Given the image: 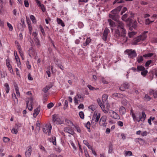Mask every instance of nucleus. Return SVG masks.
<instances>
[{
  "label": "nucleus",
  "mask_w": 157,
  "mask_h": 157,
  "mask_svg": "<svg viewBox=\"0 0 157 157\" xmlns=\"http://www.w3.org/2000/svg\"><path fill=\"white\" fill-rule=\"evenodd\" d=\"M117 29H114V36L117 39L121 38H123V42L126 43L127 41V37H126L127 31L125 28L124 24L121 21H117Z\"/></svg>",
  "instance_id": "nucleus-1"
},
{
  "label": "nucleus",
  "mask_w": 157,
  "mask_h": 157,
  "mask_svg": "<svg viewBox=\"0 0 157 157\" xmlns=\"http://www.w3.org/2000/svg\"><path fill=\"white\" fill-rule=\"evenodd\" d=\"M130 114L132 116L133 120L135 121H136L138 122H139L140 121L144 122L146 118V114L144 112H142L141 116H139V119L136 118L135 113L133 112L132 109L130 110Z\"/></svg>",
  "instance_id": "nucleus-2"
},
{
  "label": "nucleus",
  "mask_w": 157,
  "mask_h": 157,
  "mask_svg": "<svg viewBox=\"0 0 157 157\" xmlns=\"http://www.w3.org/2000/svg\"><path fill=\"white\" fill-rule=\"evenodd\" d=\"M147 37V36L144 34H141L133 39V44L135 45L137 44L138 42L145 40Z\"/></svg>",
  "instance_id": "nucleus-3"
},
{
  "label": "nucleus",
  "mask_w": 157,
  "mask_h": 157,
  "mask_svg": "<svg viewBox=\"0 0 157 157\" xmlns=\"http://www.w3.org/2000/svg\"><path fill=\"white\" fill-rule=\"evenodd\" d=\"M127 21L129 22V28L130 30H132L133 29H135L137 27V23L136 21H134L131 19L128 18Z\"/></svg>",
  "instance_id": "nucleus-4"
},
{
  "label": "nucleus",
  "mask_w": 157,
  "mask_h": 157,
  "mask_svg": "<svg viewBox=\"0 0 157 157\" xmlns=\"http://www.w3.org/2000/svg\"><path fill=\"white\" fill-rule=\"evenodd\" d=\"M124 52L127 53L128 57L130 58H133L137 56V54L135 50H132V49H127Z\"/></svg>",
  "instance_id": "nucleus-5"
},
{
  "label": "nucleus",
  "mask_w": 157,
  "mask_h": 157,
  "mask_svg": "<svg viewBox=\"0 0 157 157\" xmlns=\"http://www.w3.org/2000/svg\"><path fill=\"white\" fill-rule=\"evenodd\" d=\"M52 126L50 125L46 124L43 128V131L45 133H48V135L50 136L51 134Z\"/></svg>",
  "instance_id": "nucleus-6"
},
{
  "label": "nucleus",
  "mask_w": 157,
  "mask_h": 157,
  "mask_svg": "<svg viewBox=\"0 0 157 157\" xmlns=\"http://www.w3.org/2000/svg\"><path fill=\"white\" fill-rule=\"evenodd\" d=\"M107 118V117L105 115L102 116L101 117L99 121V124L100 126H106L107 124L106 123Z\"/></svg>",
  "instance_id": "nucleus-7"
},
{
  "label": "nucleus",
  "mask_w": 157,
  "mask_h": 157,
  "mask_svg": "<svg viewBox=\"0 0 157 157\" xmlns=\"http://www.w3.org/2000/svg\"><path fill=\"white\" fill-rule=\"evenodd\" d=\"M52 120L54 122L59 124H62L63 123V121H61L60 118L56 115H52Z\"/></svg>",
  "instance_id": "nucleus-8"
},
{
  "label": "nucleus",
  "mask_w": 157,
  "mask_h": 157,
  "mask_svg": "<svg viewBox=\"0 0 157 157\" xmlns=\"http://www.w3.org/2000/svg\"><path fill=\"white\" fill-rule=\"evenodd\" d=\"M129 87V84L127 82H124L121 84L119 89L121 91H124L126 89H128Z\"/></svg>",
  "instance_id": "nucleus-9"
},
{
  "label": "nucleus",
  "mask_w": 157,
  "mask_h": 157,
  "mask_svg": "<svg viewBox=\"0 0 157 157\" xmlns=\"http://www.w3.org/2000/svg\"><path fill=\"white\" fill-rule=\"evenodd\" d=\"M100 117V113H98L95 117L94 116L92 118L91 123L93 124H96L98 121Z\"/></svg>",
  "instance_id": "nucleus-10"
},
{
  "label": "nucleus",
  "mask_w": 157,
  "mask_h": 157,
  "mask_svg": "<svg viewBox=\"0 0 157 157\" xmlns=\"http://www.w3.org/2000/svg\"><path fill=\"white\" fill-rule=\"evenodd\" d=\"M109 114L111 117L114 119H117L119 118V116L116 112L112 110H110Z\"/></svg>",
  "instance_id": "nucleus-11"
},
{
  "label": "nucleus",
  "mask_w": 157,
  "mask_h": 157,
  "mask_svg": "<svg viewBox=\"0 0 157 157\" xmlns=\"http://www.w3.org/2000/svg\"><path fill=\"white\" fill-rule=\"evenodd\" d=\"M109 30L107 28H106L103 33V36H102V39L104 41H106L107 40V36Z\"/></svg>",
  "instance_id": "nucleus-12"
},
{
  "label": "nucleus",
  "mask_w": 157,
  "mask_h": 157,
  "mask_svg": "<svg viewBox=\"0 0 157 157\" xmlns=\"http://www.w3.org/2000/svg\"><path fill=\"white\" fill-rule=\"evenodd\" d=\"M28 149L25 152V156L26 157H30L31 152L32 151L33 149L32 147L30 146H29L27 147Z\"/></svg>",
  "instance_id": "nucleus-13"
},
{
  "label": "nucleus",
  "mask_w": 157,
  "mask_h": 157,
  "mask_svg": "<svg viewBox=\"0 0 157 157\" xmlns=\"http://www.w3.org/2000/svg\"><path fill=\"white\" fill-rule=\"evenodd\" d=\"M103 111L105 113H109V105H107L106 107H105V106L103 105L101 108Z\"/></svg>",
  "instance_id": "nucleus-14"
},
{
  "label": "nucleus",
  "mask_w": 157,
  "mask_h": 157,
  "mask_svg": "<svg viewBox=\"0 0 157 157\" xmlns=\"http://www.w3.org/2000/svg\"><path fill=\"white\" fill-rule=\"evenodd\" d=\"M135 141L136 143H138L141 145H144L145 141L140 138H136L135 139Z\"/></svg>",
  "instance_id": "nucleus-15"
},
{
  "label": "nucleus",
  "mask_w": 157,
  "mask_h": 157,
  "mask_svg": "<svg viewBox=\"0 0 157 157\" xmlns=\"http://www.w3.org/2000/svg\"><path fill=\"white\" fill-rule=\"evenodd\" d=\"M64 131L65 132L73 135L74 133V131L71 128L68 127H66L64 128Z\"/></svg>",
  "instance_id": "nucleus-16"
},
{
  "label": "nucleus",
  "mask_w": 157,
  "mask_h": 157,
  "mask_svg": "<svg viewBox=\"0 0 157 157\" xmlns=\"http://www.w3.org/2000/svg\"><path fill=\"white\" fill-rule=\"evenodd\" d=\"M109 17L113 20L117 22L118 20L119 16L118 14H109Z\"/></svg>",
  "instance_id": "nucleus-17"
},
{
  "label": "nucleus",
  "mask_w": 157,
  "mask_h": 157,
  "mask_svg": "<svg viewBox=\"0 0 157 157\" xmlns=\"http://www.w3.org/2000/svg\"><path fill=\"white\" fill-rule=\"evenodd\" d=\"M48 140L52 143L53 145H56V138L55 136H52L48 139Z\"/></svg>",
  "instance_id": "nucleus-18"
},
{
  "label": "nucleus",
  "mask_w": 157,
  "mask_h": 157,
  "mask_svg": "<svg viewBox=\"0 0 157 157\" xmlns=\"http://www.w3.org/2000/svg\"><path fill=\"white\" fill-rule=\"evenodd\" d=\"M40 110V108L38 107L34 109L33 113V117L36 118L37 116L39 114Z\"/></svg>",
  "instance_id": "nucleus-19"
},
{
  "label": "nucleus",
  "mask_w": 157,
  "mask_h": 157,
  "mask_svg": "<svg viewBox=\"0 0 157 157\" xmlns=\"http://www.w3.org/2000/svg\"><path fill=\"white\" fill-rule=\"evenodd\" d=\"M91 39L90 37L88 38L86 40V42L85 43H83L82 44V46L84 47L88 45L91 42Z\"/></svg>",
  "instance_id": "nucleus-20"
},
{
  "label": "nucleus",
  "mask_w": 157,
  "mask_h": 157,
  "mask_svg": "<svg viewBox=\"0 0 157 157\" xmlns=\"http://www.w3.org/2000/svg\"><path fill=\"white\" fill-rule=\"evenodd\" d=\"M26 104L27 105V107H28L29 105H33V99L31 97L30 98L29 100L26 101Z\"/></svg>",
  "instance_id": "nucleus-21"
},
{
  "label": "nucleus",
  "mask_w": 157,
  "mask_h": 157,
  "mask_svg": "<svg viewBox=\"0 0 157 157\" xmlns=\"http://www.w3.org/2000/svg\"><path fill=\"white\" fill-rule=\"evenodd\" d=\"M57 21L59 25H60L62 27L65 26V25L64 23L60 19L57 18Z\"/></svg>",
  "instance_id": "nucleus-22"
},
{
  "label": "nucleus",
  "mask_w": 157,
  "mask_h": 157,
  "mask_svg": "<svg viewBox=\"0 0 157 157\" xmlns=\"http://www.w3.org/2000/svg\"><path fill=\"white\" fill-rule=\"evenodd\" d=\"M119 111L120 113L122 115L126 113V109L123 106H121L120 107Z\"/></svg>",
  "instance_id": "nucleus-23"
},
{
  "label": "nucleus",
  "mask_w": 157,
  "mask_h": 157,
  "mask_svg": "<svg viewBox=\"0 0 157 157\" xmlns=\"http://www.w3.org/2000/svg\"><path fill=\"white\" fill-rule=\"evenodd\" d=\"M108 21L109 23V24L110 26L112 27H114L115 26V24L112 20L111 19H109Z\"/></svg>",
  "instance_id": "nucleus-24"
},
{
  "label": "nucleus",
  "mask_w": 157,
  "mask_h": 157,
  "mask_svg": "<svg viewBox=\"0 0 157 157\" xmlns=\"http://www.w3.org/2000/svg\"><path fill=\"white\" fill-rule=\"evenodd\" d=\"M144 69H145L144 67L142 66H138L137 67V71H142L144 70Z\"/></svg>",
  "instance_id": "nucleus-25"
},
{
  "label": "nucleus",
  "mask_w": 157,
  "mask_h": 157,
  "mask_svg": "<svg viewBox=\"0 0 157 157\" xmlns=\"http://www.w3.org/2000/svg\"><path fill=\"white\" fill-rule=\"evenodd\" d=\"M4 86L6 87L5 90L6 93H8L10 90V87L8 84L7 83H6L4 84Z\"/></svg>",
  "instance_id": "nucleus-26"
},
{
  "label": "nucleus",
  "mask_w": 157,
  "mask_h": 157,
  "mask_svg": "<svg viewBox=\"0 0 157 157\" xmlns=\"http://www.w3.org/2000/svg\"><path fill=\"white\" fill-rule=\"evenodd\" d=\"M14 87L15 88V90L17 96L18 97H20V93L18 86L17 85H15L14 86Z\"/></svg>",
  "instance_id": "nucleus-27"
},
{
  "label": "nucleus",
  "mask_w": 157,
  "mask_h": 157,
  "mask_svg": "<svg viewBox=\"0 0 157 157\" xmlns=\"http://www.w3.org/2000/svg\"><path fill=\"white\" fill-rule=\"evenodd\" d=\"M52 87V86H46L43 89V92L46 93Z\"/></svg>",
  "instance_id": "nucleus-28"
},
{
  "label": "nucleus",
  "mask_w": 157,
  "mask_h": 157,
  "mask_svg": "<svg viewBox=\"0 0 157 157\" xmlns=\"http://www.w3.org/2000/svg\"><path fill=\"white\" fill-rule=\"evenodd\" d=\"M83 143L84 144L86 145L88 148L90 149H92V147L89 145V143L87 140H84L83 141Z\"/></svg>",
  "instance_id": "nucleus-29"
},
{
  "label": "nucleus",
  "mask_w": 157,
  "mask_h": 157,
  "mask_svg": "<svg viewBox=\"0 0 157 157\" xmlns=\"http://www.w3.org/2000/svg\"><path fill=\"white\" fill-rule=\"evenodd\" d=\"M143 56H138L137 58V61L139 63H141L143 60Z\"/></svg>",
  "instance_id": "nucleus-30"
},
{
  "label": "nucleus",
  "mask_w": 157,
  "mask_h": 157,
  "mask_svg": "<svg viewBox=\"0 0 157 157\" xmlns=\"http://www.w3.org/2000/svg\"><path fill=\"white\" fill-rule=\"evenodd\" d=\"M28 25V29L29 30V32L30 34H31L32 30V27L31 24L30 22H27Z\"/></svg>",
  "instance_id": "nucleus-31"
},
{
  "label": "nucleus",
  "mask_w": 157,
  "mask_h": 157,
  "mask_svg": "<svg viewBox=\"0 0 157 157\" xmlns=\"http://www.w3.org/2000/svg\"><path fill=\"white\" fill-rule=\"evenodd\" d=\"M34 42L36 46L39 47L40 45L39 40L37 38H36L35 39Z\"/></svg>",
  "instance_id": "nucleus-32"
},
{
  "label": "nucleus",
  "mask_w": 157,
  "mask_h": 157,
  "mask_svg": "<svg viewBox=\"0 0 157 157\" xmlns=\"http://www.w3.org/2000/svg\"><path fill=\"white\" fill-rule=\"evenodd\" d=\"M102 100L103 102H106L108 99V96L107 94H104L102 95Z\"/></svg>",
  "instance_id": "nucleus-33"
},
{
  "label": "nucleus",
  "mask_w": 157,
  "mask_h": 157,
  "mask_svg": "<svg viewBox=\"0 0 157 157\" xmlns=\"http://www.w3.org/2000/svg\"><path fill=\"white\" fill-rule=\"evenodd\" d=\"M65 122L66 124L68 126H71L73 125V124L72 122L69 120L66 119Z\"/></svg>",
  "instance_id": "nucleus-34"
},
{
  "label": "nucleus",
  "mask_w": 157,
  "mask_h": 157,
  "mask_svg": "<svg viewBox=\"0 0 157 157\" xmlns=\"http://www.w3.org/2000/svg\"><path fill=\"white\" fill-rule=\"evenodd\" d=\"M113 145L110 144H109V147L108 153H110L113 151Z\"/></svg>",
  "instance_id": "nucleus-35"
},
{
  "label": "nucleus",
  "mask_w": 157,
  "mask_h": 157,
  "mask_svg": "<svg viewBox=\"0 0 157 157\" xmlns=\"http://www.w3.org/2000/svg\"><path fill=\"white\" fill-rule=\"evenodd\" d=\"M154 55L153 53H149L144 55L143 56L144 57H150Z\"/></svg>",
  "instance_id": "nucleus-36"
},
{
  "label": "nucleus",
  "mask_w": 157,
  "mask_h": 157,
  "mask_svg": "<svg viewBox=\"0 0 157 157\" xmlns=\"http://www.w3.org/2000/svg\"><path fill=\"white\" fill-rule=\"evenodd\" d=\"M147 73H148L147 71V70H145V69H144V70L142 71L141 72V74L144 77H145L147 75Z\"/></svg>",
  "instance_id": "nucleus-37"
},
{
  "label": "nucleus",
  "mask_w": 157,
  "mask_h": 157,
  "mask_svg": "<svg viewBox=\"0 0 157 157\" xmlns=\"http://www.w3.org/2000/svg\"><path fill=\"white\" fill-rule=\"evenodd\" d=\"M85 126L89 129V131L90 132V122L88 121L85 124Z\"/></svg>",
  "instance_id": "nucleus-38"
},
{
  "label": "nucleus",
  "mask_w": 157,
  "mask_h": 157,
  "mask_svg": "<svg viewBox=\"0 0 157 157\" xmlns=\"http://www.w3.org/2000/svg\"><path fill=\"white\" fill-rule=\"evenodd\" d=\"M96 107L94 105H91L89 106L88 108L89 110H90L92 111H94L96 109Z\"/></svg>",
  "instance_id": "nucleus-39"
},
{
  "label": "nucleus",
  "mask_w": 157,
  "mask_h": 157,
  "mask_svg": "<svg viewBox=\"0 0 157 157\" xmlns=\"http://www.w3.org/2000/svg\"><path fill=\"white\" fill-rule=\"evenodd\" d=\"M18 51L19 52L21 57L22 59L24 60V56L22 50H20V49H19V50Z\"/></svg>",
  "instance_id": "nucleus-40"
},
{
  "label": "nucleus",
  "mask_w": 157,
  "mask_h": 157,
  "mask_svg": "<svg viewBox=\"0 0 157 157\" xmlns=\"http://www.w3.org/2000/svg\"><path fill=\"white\" fill-rule=\"evenodd\" d=\"M30 18L32 20L33 22L34 23H36V21L35 17L33 15H31L30 16Z\"/></svg>",
  "instance_id": "nucleus-41"
},
{
  "label": "nucleus",
  "mask_w": 157,
  "mask_h": 157,
  "mask_svg": "<svg viewBox=\"0 0 157 157\" xmlns=\"http://www.w3.org/2000/svg\"><path fill=\"white\" fill-rule=\"evenodd\" d=\"M101 80L102 82L104 84H108V82L106 80V79L103 77L101 78Z\"/></svg>",
  "instance_id": "nucleus-42"
},
{
  "label": "nucleus",
  "mask_w": 157,
  "mask_h": 157,
  "mask_svg": "<svg viewBox=\"0 0 157 157\" xmlns=\"http://www.w3.org/2000/svg\"><path fill=\"white\" fill-rule=\"evenodd\" d=\"M7 24L8 27L9 28V30L10 31H12L13 30V27L12 25L8 22H7Z\"/></svg>",
  "instance_id": "nucleus-43"
},
{
  "label": "nucleus",
  "mask_w": 157,
  "mask_h": 157,
  "mask_svg": "<svg viewBox=\"0 0 157 157\" xmlns=\"http://www.w3.org/2000/svg\"><path fill=\"white\" fill-rule=\"evenodd\" d=\"M132 155V153L131 151H126L125 152V156H131Z\"/></svg>",
  "instance_id": "nucleus-44"
},
{
  "label": "nucleus",
  "mask_w": 157,
  "mask_h": 157,
  "mask_svg": "<svg viewBox=\"0 0 157 157\" xmlns=\"http://www.w3.org/2000/svg\"><path fill=\"white\" fill-rule=\"evenodd\" d=\"M14 54L16 61H18V60H19V59H20L17 54V52L16 51H14Z\"/></svg>",
  "instance_id": "nucleus-45"
},
{
  "label": "nucleus",
  "mask_w": 157,
  "mask_h": 157,
  "mask_svg": "<svg viewBox=\"0 0 157 157\" xmlns=\"http://www.w3.org/2000/svg\"><path fill=\"white\" fill-rule=\"evenodd\" d=\"M124 0H115L113 2V4H114L117 3H122L124 2Z\"/></svg>",
  "instance_id": "nucleus-46"
},
{
  "label": "nucleus",
  "mask_w": 157,
  "mask_h": 157,
  "mask_svg": "<svg viewBox=\"0 0 157 157\" xmlns=\"http://www.w3.org/2000/svg\"><path fill=\"white\" fill-rule=\"evenodd\" d=\"M128 14L126 13L124 15H123L122 17V20L125 21H127V19L126 20V19L127 17Z\"/></svg>",
  "instance_id": "nucleus-47"
},
{
  "label": "nucleus",
  "mask_w": 157,
  "mask_h": 157,
  "mask_svg": "<svg viewBox=\"0 0 157 157\" xmlns=\"http://www.w3.org/2000/svg\"><path fill=\"white\" fill-rule=\"evenodd\" d=\"M15 43L16 44H17V48L18 51L19 50V49H20V50H21V47L18 42L17 41H15Z\"/></svg>",
  "instance_id": "nucleus-48"
},
{
  "label": "nucleus",
  "mask_w": 157,
  "mask_h": 157,
  "mask_svg": "<svg viewBox=\"0 0 157 157\" xmlns=\"http://www.w3.org/2000/svg\"><path fill=\"white\" fill-rule=\"evenodd\" d=\"M18 132V129L15 128H13L11 132L13 134H16Z\"/></svg>",
  "instance_id": "nucleus-49"
},
{
  "label": "nucleus",
  "mask_w": 157,
  "mask_h": 157,
  "mask_svg": "<svg viewBox=\"0 0 157 157\" xmlns=\"http://www.w3.org/2000/svg\"><path fill=\"white\" fill-rule=\"evenodd\" d=\"M7 66L8 67L9 70L10 71V72L12 74L13 73V71L11 65H10Z\"/></svg>",
  "instance_id": "nucleus-50"
},
{
  "label": "nucleus",
  "mask_w": 157,
  "mask_h": 157,
  "mask_svg": "<svg viewBox=\"0 0 157 157\" xmlns=\"http://www.w3.org/2000/svg\"><path fill=\"white\" fill-rule=\"evenodd\" d=\"M145 100L147 101H150L151 99V98L147 94H146L144 97Z\"/></svg>",
  "instance_id": "nucleus-51"
},
{
  "label": "nucleus",
  "mask_w": 157,
  "mask_h": 157,
  "mask_svg": "<svg viewBox=\"0 0 157 157\" xmlns=\"http://www.w3.org/2000/svg\"><path fill=\"white\" fill-rule=\"evenodd\" d=\"M79 115L81 119H83L84 118V113L83 112H82V111L80 112L79 113Z\"/></svg>",
  "instance_id": "nucleus-52"
},
{
  "label": "nucleus",
  "mask_w": 157,
  "mask_h": 157,
  "mask_svg": "<svg viewBox=\"0 0 157 157\" xmlns=\"http://www.w3.org/2000/svg\"><path fill=\"white\" fill-rule=\"evenodd\" d=\"M154 22V21H151L148 18L147 19L145 20V24L147 25H149L151 23Z\"/></svg>",
  "instance_id": "nucleus-53"
},
{
  "label": "nucleus",
  "mask_w": 157,
  "mask_h": 157,
  "mask_svg": "<svg viewBox=\"0 0 157 157\" xmlns=\"http://www.w3.org/2000/svg\"><path fill=\"white\" fill-rule=\"evenodd\" d=\"M136 33V32H131L130 33H128V35L130 37H132L133 36L135 35Z\"/></svg>",
  "instance_id": "nucleus-54"
},
{
  "label": "nucleus",
  "mask_w": 157,
  "mask_h": 157,
  "mask_svg": "<svg viewBox=\"0 0 157 157\" xmlns=\"http://www.w3.org/2000/svg\"><path fill=\"white\" fill-rule=\"evenodd\" d=\"M40 28L42 34L43 35H45V33L44 32V28L41 25H40Z\"/></svg>",
  "instance_id": "nucleus-55"
},
{
  "label": "nucleus",
  "mask_w": 157,
  "mask_h": 157,
  "mask_svg": "<svg viewBox=\"0 0 157 157\" xmlns=\"http://www.w3.org/2000/svg\"><path fill=\"white\" fill-rule=\"evenodd\" d=\"M121 95L120 94H118L117 93H115L112 94V96L114 98H119L120 96Z\"/></svg>",
  "instance_id": "nucleus-56"
},
{
  "label": "nucleus",
  "mask_w": 157,
  "mask_h": 157,
  "mask_svg": "<svg viewBox=\"0 0 157 157\" xmlns=\"http://www.w3.org/2000/svg\"><path fill=\"white\" fill-rule=\"evenodd\" d=\"M97 102H98V104L100 106V107L101 108V107H102V106L103 105L100 99L98 98L97 99Z\"/></svg>",
  "instance_id": "nucleus-57"
},
{
  "label": "nucleus",
  "mask_w": 157,
  "mask_h": 157,
  "mask_svg": "<svg viewBox=\"0 0 157 157\" xmlns=\"http://www.w3.org/2000/svg\"><path fill=\"white\" fill-rule=\"evenodd\" d=\"M152 60H148L147 62H146L145 65L146 67H148L149 65L151 63Z\"/></svg>",
  "instance_id": "nucleus-58"
},
{
  "label": "nucleus",
  "mask_w": 157,
  "mask_h": 157,
  "mask_svg": "<svg viewBox=\"0 0 157 157\" xmlns=\"http://www.w3.org/2000/svg\"><path fill=\"white\" fill-rule=\"evenodd\" d=\"M24 5L26 7H29V2L27 0H25Z\"/></svg>",
  "instance_id": "nucleus-59"
},
{
  "label": "nucleus",
  "mask_w": 157,
  "mask_h": 157,
  "mask_svg": "<svg viewBox=\"0 0 157 157\" xmlns=\"http://www.w3.org/2000/svg\"><path fill=\"white\" fill-rule=\"evenodd\" d=\"M87 87L91 90H94V89H95V87L92 86L91 85H87Z\"/></svg>",
  "instance_id": "nucleus-60"
},
{
  "label": "nucleus",
  "mask_w": 157,
  "mask_h": 157,
  "mask_svg": "<svg viewBox=\"0 0 157 157\" xmlns=\"http://www.w3.org/2000/svg\"><path fill=\"white\" fill-rule=\"evenodd\" d=\"M70 143L71 145L73 147V148L75 150H76V148L74 144V143L73 142L71 141H70Z\"/></svg>",
  "instance_id": "nucleus-61"
},
{
  "label": "nucleus",
  "mask_w": 157,
  "mask_h": 157,
  "mask_svg": "<svg viewBox=\"0 0 157 157\" xmlns=\"http://www.w3.org/2000/svg\"><path fill=\"white\" fill-rule=\"evenodd\" d=\"M54 106V104L52 102H50L47 105V107L48 109H50Z\"/></svg>",
  "instance_id": "nucleus-62"
},
{
  "label": "nucleus",
  "mask_w": 157,
  "mask_h": 157,
  "mask_svg": "<svg viewBox=\"0 0 157 157\" xmlns=\"http://www.w3.org/2000/svg\"><path fill=\"white\" fill-rule=\"evenodd\" d=\"M121 103L124 105H126L128 103V101L126 99L122 100L121 101Z\"/></svg>",
  "instance_id": "nucleus-63"
},
{
  "label": "nucleus",
  "mask_w": 157,
  "mask_h": 157,
  "mask_svg": "<svg viewBox=\"0 0 157 157\" xmlns=\"http://www.w3.org/2000/svg\"><path fill=\"white\" fill-rule=\"evenodd\" d=\"M3 140V141L6 143L9 141L10 139L7 137H4Z\"/></svg>",
  "instance_id": "nucleus-64"
}]
</instances>
